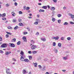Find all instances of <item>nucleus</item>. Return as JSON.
I'll return each mask as SVG.
<instances>
[{"label": "nucleus", "mask_w": 74, "mask_h": 74, "mask_svg": "<svg viewBox=\"0 0 74 74\" xmlns=\"http://www.w3.org/2000/svg\"><path fill=\"white\" fill-rule=\"evenodd\" d=\"M58 46L60 48L61 47V43H59L58 44Z\"/></svg>", "instance_id": "6ab92c4d"}, {"label": "nucleus", "mask_w": 74, "mask_h": 74, "mask_svg": "<svg viewBox=\"0 0 74 74\" xmlns=\"http://www.w3.org/2000/svg\"><path fill=\"white\" fill-rule=\"evenodd\" d=\"M42 70H43V71H44L45 70V66H43L42 67Z\"/></svg>", "instance_id": "ddd939ff"}, {"label": "nucleus", "mask_w": 74, "mask_h": 74, "mask_svg": "<svg viewBox=\"0 0 74 74\" xmlns=\"http://www.w3.org/2000/svg\"><path fill=\"white\" fill-rule=\"evenodd\" d=\"M11 53V51L9 52L8 51H7V52H6V53H5V54L6 55H8L10 54Z\"/></svg>", "instance_id": "1a4fd4ad"}, {"label": "nucleus", "mask_w": 74, "mask_h": 74, "mask_svg": "<svg viewBox=\"0 0 74 74\" xmlns=\"http://www.w3.org/2000/svg\"><path fill=\"white\" fill-rule=\"evenodd\" d=\"M39 34V33L37 32V33L36 34V36H38V35Z\"/></svg>", "instance_id": "4d7b16f0"}, {"label": "nucleus", "mask_w": 74, "mask_h": 74, "mask_svg": "<svg viewBox=\"0 0 74 74\" xmlns=\"http://www.w3.org/2000/svg\"><path fill=\"white\" fill-rule=\"evenodd\" d=\"M6 32L7 34H9V35H11L12 34L10 32Z\"/></svg>", "instance_id": "393cba45"}, {"label": "nucleus", "mask_w": 74, "mask_h": 74, "mask_svg": "<svg viewBox=\"0 0 74 74\" xmlns=\"http://www.w3.org/2000/svg\"><path fill=\"white\" fill-rule=\"evenodd\" d=\"M67 40H69V41H70V40H71V38H70V37H68L67 38Z\"/></svg>", "instance_id": "473e14b6"}, {"label": "nucleus", "mask_w": 74, "mask_h": 74, "mask_svg": "<svg viewBox=\"0 0 74 74\" xmlns=\"http://www.w3.org/2000/svg\"><path fill=\"white\" fill-rule=\"evenodd\" d=\"M22 39L25 42H26V41H27V39H26V38L25 37H23Z\"/></svg>", "instance_id": "6e6552de"}, {"label": "nucleus", "mask_w": 74, "mask_h": 74, "mask_svg": "<svg viewBox=\"0 0 74 74\" xmlns=\"http://www.w3.org/2000/svg\"><path fill=\"white\" fill-rule=\"evenodd\" d=\"M59 36H57L56 37H53V38H52V39H55V40H59Z\"/></svg>", "instance_id": "39448f33"}, {"label": "nucleus", "mask_w": 74, "mask_h": 74, "mask_svg": "<svg viewBox=\"0 0 74 74\" xmlns=\"http://www.w3.org/2000/svg\"><path fill=\"white\" fill-rule=\"evenodd\" d=\"M52 20L53 22H55V18H52Z\"/></svg>", "instance_id": "2f4dec72"}, {"label": "nucleus", "mask_w": 74, "mask_h": 74, "mask_svg": "<svg viewBox=\"0 0 74 74\" xmlns=\"http://www.w3.org/2000/svg\"><path fill=\"white\" fill-rule=\"evenodd\" d=\"M55 10V8L54 7H52L51 8V11H54Z\"/></svg>", "instance_id": "2eb2a0df"}, {"label": "nucleus", "mask_w": 74, "mask_h": 74, "mask_svg": "<svg viewBox=\"0 0 74 74\" xmlns=\"http://www.w3.org/2000/svg\"><path fill=\"white\" fill-rule=\"evenodd\" d=\"M12 15L13 16H15L16 15L15 13H14V12H12Z\"/></svg>", "instance_id": "f3484780"}, {"label": "nucleus", "mask_w": 74, "mask_h": 74, "mask_svg": "<svg viewBox=\"0 0 74 74\" xmlns=\"http://www.w3.org/2000/svg\"><path fill=\"white\" fill-rule=\"evenodd\" d=\"M1 16L2 17H5V14H3L2 15H1Z\"/></svg>", "instance_id": "a878e982"}, {"label": "nucleus", "mask_w": 74, "mask_h": 74, "mask_svg": "<svg viewBox=\"0 0 74 74\" xmlns=\"http://www.w3.org/2000/svg\"><path fill=\"white\" fill-rule=\"evenodd\" d=\"M18 29V26H16L14 28V30H16Z\"/></svg>", "instance_id": "dca6fc26"}, {"label": "nucleus", "mask_w": 74, "mask_h": 74, "mask_svg": "<svg viewBox=\"0 0 74 74\" xmlns=\"http://www.w3.org/2000/svg\"><path fill=\"white\" fill-rule=\"evenodd\" d=\"M42 8H43V9H45V10H46V9H47V6H43L42 7Z\"/></svg>", "instance_id": "9d476101"}, {"label": "nucleus", "mask_w": 74, "mask_h": 74, "mask_svg": "<svg viewBox=\"0 0 74 74\" xmlns=\"http://www.w3.org/2000/svg\"><path fill=\"white\" fill-rule=\"evenodd\" d=\"M39 12H44V11H45V10H44L40 9L39 10Z\"/></svg>", "instance_id": "f8f14e48"}, {"label": "nucleus", "mask_w": 74, "mask_h": 74, "mask_svg": "<svg viewBox=\"0 0 74 74\" xmlns=\"http://www.w3.org/2000/svg\"><path fill=\"white\" fill-rule=\"evenodd\" d=\"M35 67H37V63H35L34 64Z\"/></svg>", "instance_id": "ea45409f"}, {"label": "nucleus", "mask_w": 74, "mask_h": 74, "mask_svg": "<svg viewBox=\"0 0 74 74\" xmlns=\"http://www.w3.org/2000/svg\"><path fill=\"white\" fill-rule=\"evenodd\" d=\"M58 23H60L61 22V20H58Z\"/></svg>", "instance_id": "c9c22d12"}, {"label": "nucleus", "mask_w": 74, "mask_h": 74, "mask_svg": "<svg viewBox=\"0 0 74 74\" xmlns=\"http://www.w3.org/2000/svg\"><path fill=\"white\" fill-rule=\"evenodd\" d=\"M19 14H22L23 13L21 11H20L19 12Z\"/></svg>", "instance_id": "8fccbe9b"}, {"label": "nucleus", "mask_w": 74, "mask_h": 74, "mask_svg": "<svg viewBox=\"0 0 74 74\" xmlns=\"http://www.w3.org/2000/svg\"><path fill=\"white\" fill-rule=\"evenodd\" d=\"M9 44L10 45V47H15V45L14 44V43H9Z\"/></svg>", "instance_id": "423d86ee"}, {"label": "nucleus", "mask_w": 74, "mask_h": 74, "mask_svg": "<svg viewBox=\"0 0 74 74\" xmlns=\"http://www.w3.org/2000/svg\"><path fill=\"white\" fill-rule=\"evenodd\" d=\"M45 74H49V73H48V72H46Z\"/></svg>", "instance_id": "774afa93"}, {"label": "nucleus", "mask_w": 74, "mask_h": 74, "mask_svg": "<svg viewBox=\"0 0 74 74\" xmlns=\"http://www.w3.org/2000/svg\"><path fill=\"white\" fill-rule=\"evenodd\" d=\"M63 9H64V10H66V8L65 7H64L63 8Z\"/></svg>", "instance_id": "e2e57ef3"}, {"label": "nucleus", "mask_w": 74, "mask_h": 74, "mask_svg": "<svg viewBox=\"0 0 74 74\" xmlns=\"http://www.w3.org/2000/svg\"><path fill=\"white\" fill-rule=\"evenodd\" d=\"M62 71H63V72H65V71H66V70H62Z\"/></svg>", "instance_id": "0e129e2a"}, {"label": "nucleus", "mask_w": 74, "mask_h": 74, "mask_svg": "<svg viewBox=\"0 0 74 74\" xmlns=\"http://www.w3.org/2000/svg\"><path fill=\"white\" fill-rule=\"evenodd\" d=\"M17 45H19L21 44V41H18L17 43Z\"/></svg>", "instance_id": "aec40b11"}, {"label": "nucleus", "mask_w": 74, "mask_h": 74, "mask_svg": "<svg viewBox=\"0 0 74 74\" xmlns=\"http://www.w3.org/2000/svg\"><path fill=\"white\" fill-rule=\"evenodd\" d=\"M54 52H55L56 53H57V52H58V50H57V49H55L54 50Z\"/></svg>", "instance_id": "09e8293b"}, {"label": "nucleus", "mask_w": 74, "mask_h": 74, "mask_svg": "<svg viewBox=\"0 0 74 74\" xmlns=\"http://www.w3.org/2000/svg\"><path fill=\"white\" fill-rule=\"evenodd\" d=\"M2 20H3V21H5L6 20V18H2Z\"/></svg>", "instance_id": "a19ab883"}, {"label": "nucleus", "mask_w": 74, "mask_h": 74, "mask_svg": "<svg viewBox=\"0 0 74 74\" xmlns=\"http://www.w3.org/2000/svg\"><path fill=\"white\" fill-rule=\"evenodd\" d=\"M29 16H32V14H29Z\"/></svg>", "instance_id": "338daca9"}, {"label": "nucleus", "mask_w": 74, "mask_h": 74, "mask_svg": "<svg viewBox=\"0 0 74 74\" xmlns=\"http://www.w3.org/2000/svg\"><path fill=\"white\" fill-rule=\"evenodd\" d=\"M7 47L6 43H4L1 46V48H6Z\"/></svg>", "instance_id": "f257e3e1"}, {"label": "nucleus", "mask_w": 74, "mask_h": 74, "mask_svg": "<svg viewBox=\"0 0 74 74\" xmlns=\"http://www.w3.org/2000/svg\"><path fill=\"white\" fill-rule=\"evenodd\" d=\"M61 40H64V38H63V37L61 38Z\"/></svg>", "instance_id": "680f3d73"}, {"label": "nucleus", "mask_w": 74, "mask_h": 74, "mask_svg": "<svg viewBox=\"0 0 74 74\" xmlns=\"http://www.w3.org/2000/svg\"><path fill=\"white\" fill-rule=\"evenodd\" d=\"M41 40L43 41H46V39L45 38H41Z\"/></svg>", "instance_id": "cd10ccee"}, {"label": "nucleus", "mask_w": 74, "mask_h": 74, "mask_svg": "<svg viewBox=\"0 0 74 74\" xmlns=\"http://www.w3.org/2000/svg\"><path fill=\"white\" fill-rule=\"evenodd\" d=\"M33 54H36L37 53V52L36 51H33L32 52Z\"/></svg>", "instance_id": "4468645a"}, {"label": "nucleus", "mask_w": 74, "mask_h": 74, "mask_svg": "<svg viewBox=\"0 0 74 74\" xmlns=\"http://www.w3.org/2000/svg\"><path fill=\"white\" fill-rule=\"evenodd\" d=\"M29 9H30V7H27L26 8V10H29Z\"/></svg>", "instance_id": "e433bc0d"}, {"label": "nucleus", "mask_w": 74, "mask_h": 74, "mask_svg": "<svg viewBox=\"0 0 74 74\" xmlns=\"http://www.w3.org/2000/svg\"><path fill=\"white\" fill-rule=\"evenodd\" d=\"M29 60H32V56H29Z\"/></svg>", "instance_id": "4be33fe9"}, {"label": "nucleus", "mask_w": 74, "mask_h": 74, "mask_svg": "<svg viewBox=\"0 0 74 74\" xmlns=\"http://www.w3.org/2000/svg\"><path fill=\"white\" fill-rule=\"evenodd\" d=\"M31 42L32 43H33V44L34 43L35 41H33V40H32L31 41Z\"/></svg>", "instance_id": "79ce46f5"}, {"label": "nucleus", "mask_w": 74, "mask_h": 74, "mask_svg": "<svg viewBox=\"0 0 74 74\" xmlns=\"http://www.w3.org/2000/svg\"><path fill=\"white\" fill-rule=\"evenodd\" d=\"M53 1L54 3H56L57 2L56 0H53Z\"/></svg>", "instance_id": "13d9d810"}, {"label": "nucleus", "mask_w": 74, "mask_h": 74, "mask_svg": "<svg viewBox=\"0 0 74 74\" xmlns=\"http://www.w3.org/2000/svg\"><path fill=\"white\" fill-rule=\"evenodd\" d=\"M56 42H53V47H55L56 46Z\"/></svg>", "instance_id": "412c9836"}, {"label": "nucleus", "mask_w": 74, "mask_h": 74, "mask_svg": "<svg viewBox=\"0 0 74 74\" xmlns=\"http://www.w3.org/2000/svg\"><path fill=\"white\" fill-rule=\"evenodd\" d=\"M57 16L59 18L61 17L62 16V15L61 14H58Z\"/></svg>", "instance_id": "72a5a7b5"}, {"label": "nucleus", "mask_w": 74, "mask_h": 74, "mask_svg": "<svg viewBox=\"0 0 74 74\" xmlns=\"http://www.w3.org/2000/svg\"><path fill=\"white\" fill-rule=\"evenodd\" d=\"M23 56H21L20 58V60H21V61L23 62V61H24V60H25V58Z\"/></svg>", "instance_id": "7ed1b4c3"}, {"label": "nucleus", "mask_w": 74, "mask_h": 74, "mask_svg": "<svg viewBox=\"0 0 74 74\" xmlns=\"http://www.w3.org/2000/svg\"><path fill=\"white\" fill-rule=\"evenodd\" d=\"M18 21L19 22H21L22 21V19L21 18H19L18 19Z\"/></svg>", "instance_id": "c03bdc74"}, {"label": "nucleus", "mask_w": 74, "mask_h": 74, "mask_svg": "<svg viewBox=\"0 0 74 74\" xmlns=\"http://www.w3.org/2000/svg\"><path fill=\"white\" fill-rule=\"evenodd\" d=\"M24 62H27V63H28V62H30V61L27 58H26L24 59Z\"/></svg>", "instance_id": "0eeeda50"}, {"label": "nucleus", "mask_w": 74, "mask_h": 74, "mask_svg": "<svg viewBox=\"0 0 74 74\" xmlns=\"http://www.w3.org/2000/svg\"><path fill=\"white\" fill-rule=\"evenodd\" d=\"M69 23L67 22H65L64 23V25H67Z\"/></svg>", "instance_id": "bb28decb"}, {"label": "nucleus", "mask_w": 74, "mask_h": 74, "mask_svg": "<svg viewBox=\"0 0 74 74\" xmlns=\"http://www.w3.org/2000/svg\"><path fill=\"white\" fill-rule=\"evenodd\" d=\"M8 29H10L11 30L12 29V28L11 27H10V26H8Z\"/></svg>", "instance_id": "a211bd4d"}, {"label": "nucleus", "mask_w": 74, "mask_h": 74, "mask_svg": "<svg viewBox=\"0 0 74 74\" xmlns=\"http://www.w3.org/2000/svg\"><path fill=\"white\" fill-rule=\"evenodd\" d=\"M45 61V62H46V61H47V59H45L44 60Z\"/></svg>", "instance_id": "69168bd1"}, {"label": "nucleus", "mask_w": 74, "mask_h": 74, "mask_svg": "<svg viewBox=\"0 0 74 74\" xmlns=\"http://www.w3.org/2000/svg\"><path fill=\"white\" fill-rule=\"evenodd\" d=\"M3 40V39L1 37H0V41H1Z\"/></svg>", "instance_id": "864d4df0"}, {"label": "nucleus", "mask_w": 74, "mask_h": 74, "mask_svg": "<svg viewBox=\"0 0 74 74\" xmlns=\"http://www.w3.org/2000/svg\"><path fill=\"white\" fill-rule=\"evenodd\" d=\"M63 59L64 60H67V57H63Z\"/></svg>", "instance_id": "58836bf2"}, {"label": "nucleus", "mask_w": 74, "mask_h": 74, "mask_svg": "<svg viewBox=\"0 0 74 74\" xmlns=\"http://www.w3.org/2000/svg\"><path fill=\"white\" fill-rule=\"evenodd\" d=\"M10 6V5L8 4L7 3L6 4V7H8Z\"/></svg>", "instance_id": "5fc2aeb1"}, {"label": "nucleus", "mask_w": 74, "mask_h": 74, "mask_svg": "<svg viewBox=\"0 0 74 74\" xmlns=\"http://www.w3.org/2000/svg\"><path fill=\"white\" fill-rule=\"evenodd\" d=\"M14 5L15 6H17V5H18V3L16 2H15Z\"/></svg>", "instance_id": "49530a36"}, {"label": "nucleus", "mask_w": 74, "mask_h": 74, "mask_svg": "<svg viewBox=\"0 0 74 74\" xmlns=\"http://www.w3.org/2000/svg\"><path fill=\"white\" fill-rule=\"evenodd\" d=\"M28 53H29V54H31V53H32V51H29Z\"/></svg>", "instance_id": "6e6d98bb"}, {"label": "nucleus", "mask_w": 74, "mask_h": 74, "mask_svg": "<svg viewBox=\"0 0 74 74\" xmlns=\"http://www.w3.org/2000/svg\"><path fill=\"white\" fill-rule=\"evenodd\" d=\"M0 52L1 53H4V52L2 50H0Z\"/></svg>", "instance_id": "603ef678"}, {"label": "nucleus", "mask_w": 74, "mask_h": 74, "mask_svg": "<svg viewBox=\"0 0 74 74\" xmlns=\"http://www.w3.org/2000/svg\"><path fill=\"white\" fill-rule=\"evenodd\" d=\"M11 42H16V39L15 38H13L11 40Z\"/></svg>", "instance_id": "9b49d317"}, {"label": "nucleus", "mask_w": 74, "mask_h": 74, "mask_svg": "<svg viewBox=\"0 0 74 74\" xmlns=\"http://www.w3.org/2000/svg\"><path fill=\"white\" fill-rule=\"evenodd\" d=\"M12 60H14V61H16V60L15 59V58H13L12 59Z\"/></svg>", "instance_id": "bf43d9fd"}, {"label": "nucleus", "mask_w": 74, "mask_h": 74, "mask_svg": "<svg viewBox=\"0 0 74 74\" xmlns=\"http://www.w3.org/2000/svg\"><path fill=\"white\" fill-rule=\"evenodd\" d=\"M16 21H17V20H16V19H14L13 20V23H15V22H16Z\"/></svg>", "instance_id": "5701e85b"}, {"label": "nucleus", "mask_w": 74, "mask_h": 74, "mask_svg": "<svg viewBox=\"0 0 74 74\" xmlns=\"http://www.w3.org/2000/svg\"><path fill=\"white\" fill-rule=\"evenodd\" d=\"M28 33L27 32H24L23 33V35H25L26 34H27Z\"/></svg>", "instance_id": "c85d7f7f"}, {"label": "nucleus", "mask_w": 74, "mask_h": 74, "mask_svg": "<svg viewBox=\"0 0 74 74\" xmlns=\"http://www.w3.org/2000/svg\"><path fill=\"white\" fill-rule=\"evenodd\" d=\"M26 70H23V74H25L26 73Z\"/></svg>", "instance_id": "37998d69"}, {"label": "nucleus", "mask_w": 74, "mask_h": 74, "mask_svg": "<svg viewBox=\"0 0 74 74\" xmlns=\"http://www.w3.org/2000/svg\"><path fill=\"white\" fill-rule=\"evenodd\" d=\"M36 21H37L38 22H41V21H40V20L39 19H36Z\"/></svg>", "instance_id": "7c9ffc66"}, {"label": "nucleus", "mask_w": 74, "mask_h": 74, "mask_svg": "<svg viewBox=\"0 0 74 74\" xmlns=\"http://www.w3.org/2000/svg\"><path fill=\"white\" fill-rule=\"evenodd\" d=\"M19 26H23V23H20L19 24Z\"/></svg>", "instance_id": "b1692460"}, {"label": "nucleus", "mask_w": 74, "mask_h": 74, "mask_svg": "<svg viewBox=\"0 0 74 74\" xmlns=\"http://www.w3.org/2000/svg\"><path fill=\"white\" fill-rule=\"evenodd\" d=\"M27 29L28 30L29 32H30V29L29 28H27Z\"/></svg>", "instance_id": "052dcab7"}, {"label": "nucleus", "mask_w": 74, "mask_h": 74, "mask_svg": "<svg viewBox=\"0 0 74 74\" xmlns=\"http://www.w3.org/2000/svg\"><path fill=\"white\" fill-rule=\"evenodd\" d=\"M70 24H71V25H73V24H74V22H71V21L70 22Z\"/></svg>", "instance_id": "3c124183"}, {"label": "nucleus", "mask_w": 74, "mask_h": 74, "mask_svg": "<svg viewBox=\"0 0 74 74\" xmlns=\"http://www.w3.org/2000/svg\"><path fill=\"white\" fill-rule=\"evenodd\" d=\"M6 38H8L9 37V35L8 34H6Z\"/></svg>", "instance_id": "a18cd8bd"}, {"label": "nucleus", "mask_w": 74, "mask_h": 74, "mask_svg": "<svg viewBox=\"0 0 74 74\" xmlns=\"http://www.w3.org/2000/svg\"><path fill=\"white\" fill-rule=\"evenodd\" d=\"M20 54L21 55H24V52H23L22 51H21V52Z\"/></svg>", "instance_id": "c756f323"}, {"label": "nucleus", "mask_w": 74, "mask_h": 74, "mask_svg": "<svg viewBox=\"0 0 74 74\" xmlns=\"http://www.w3.org/2000/svg\"><path fill=\"white\" fill-rule=\"evenodd\" d=\"M32 47H33L31 48V49H36V45H33L32 46Z\"/></svg>", "instance_id": "20e7f679"}, {"label": "nucleus", "mask_w": 74, "mask_h": 74, "mask_svg": "<svg viewBox=\"0 0 74 74\" xmlns=\"http://www.w3.org/2000/svg\"><path fill=\"white\" fill-rule=\"evenodd\" d=\"M34 25H38V23L37 21L35 22L34 23Z\"/></svg>", "instance_id": "4c0bfd02"}, {"label": "nucleus", "mask_w": 74, "mask_h": 74, "mask_svg": "<svg viewBox=\"0 0 74 74\" xmlns=\"http://www.w3.org/2000/svg\"><path fill=\"white\" fill-rule=\"evenodd\" d=\"M6 73H7V74H11V72H9L10 71V69H6Z\"/></svg>", "instance_id": "f03ea898"}, {"label": "nucleus", "mask_w": 74, "mask_h": 74, "mask_svg": "<svg viewBox=\"0 0 74 74\" xmlns=\"http://www.w3.org/2000/svg\"><path fill=\"white\" fill-rule=\"evenodd\" d=\"M38 67H39V68L40 69H42V66H41V65H38Z\"/></svg>", "instance_id": "de8ad7c7"}, {"label": "nucleus", "mask_w": 74, "mask_h": 74, "mask_svg": "<svg viewBox=\"0 0 74 74\" xmlns=\"http://www.w3.org/2000/svg\"><path fill=\"white\" fill-rule=\"evenodd\" d=\"M71 18L72 19H74V16L73 15H72L71 16Z\"/></svg>", "instance_id": "f704fd0d"}]
</instances>
